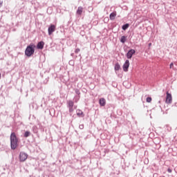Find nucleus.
I'll return each mask as SVG.
<instances>
[{
	"instance_id": "1",
	"label": "nucleus",
	"mask_w": 177,
	"mask_h": 177,
	"mask_svg": "<svg viewBox=\"0 0 177 177\" xmlns=\"http://www.w3.org/2000/svg\"><path fill=\"white\" fill-rule=\"evenodd\" d=\"M10 146L12 150H16L19 146V139L15 132H12L10 135Z\"/></svg>"
},
{
	"instance_id": "2",
	"label": "nucleus",
	"mask_w": 177,
	"mask_h": 177,
	"mask_svg": "<svg viewBox=\"0 0 177 177\" xmlns=\"http://www.w3.org/2000/svg\"><path fill=\"white\" fill-rule=\"evenodd\" d=\"M35 48V45L30 44L26 47V49L25 50V55L28 57H31L32 55H34V53L35 52V50L34 49Z\"/></svg>"
},
{
	"instance_id": "3",
	"label": "nucleus",
	"mask_w": 177,
	"mask_h": 177,
	"mask_svg": "<svg viewBox=\"0 0 177 177\" xmlns=\"http://www.w3.org/2000/svg\"><path fill=\"white\" fill-rule=\"evenodd\" d=\"M28 158V154L24 153V152H20L19 153V161L20 162H24Z\"/></svg>"
},
{
	"instance_id": "4",
	"label": "nucleus",
	"mask_w": 177,
	"mask_h": 177,
	"mask_svg": "<svg viewBox=\"0 0 177 177\" xmlns=\"http://www.w3.org/2000/svg\"><path fill=\"white\" fill-rule=\"evenodd\" d=\"M67 103L69 109V113H73V111H74V102H73V100H68Z\"/></svg>"
},
{
	"instance_id": "5",
	"label": "nucleus",
	"mask_w": 177,
	"mask_h": 177,
	"mask_svg": "<svg viewBox=\"0 0 177 177\" xmlns=\"http://www.w3.org/2000/svg\"><path fill=\"white\" fill-rule=\"evenodd\" d=\"M166 103H167V104H171V103H172V95L168 91L166 93Z\"/></svg>"
},
{
	"instance_id": "6",
	"label": "nucleus",
	"mask_w": 177,
	"mask_h": 177,
	"mask_svg": "<svg viewBox=\"0 0 177 177\" xmlns=\"http://www.w3.org/2000/svg\"><path fill=\"white\" fill-rule=\"evenodd\" d=\"M48 35H52L55 31H56V26L55 25H50L48 28Z\"/></svg>"
},
{
	"instance_id": "7",
	"label": "nucleus",
	"mask_w": 177,
	"mask_h": 177,
	"mask_svg": "<svg viewBox=\"0 0 177 177\" xmlns=\"http://www.w3.org/2000/svg\"><path fill=\"white\" fill-rule=\"evenodd\" d=\"M135 53H136V51L133 49H131L128 51V53H127V59H132V56H133V55H135Z\"/></svg>"
},
{
	"instance_id": "8",
	"label": "nucleus",
	"mask_w": 177,
	"mask_h": 177,
	"mask_svg": "<svg viewBox=\"0 0 177 177\" xmlns=\"http://www.w3.org/2000/svg\"><path fill=\"white\" fill-rule=\"evenodd\" d=\"M128 68H129V60L127 59L123 65V71H128Z\"/></svg>"
},
{
	"instance_id": "9",
	"label": "nucleus",
	"mask_w": 177,
	"mask_h": 177,
	"mask_svg": "<svg viewBox=\"0 0 177 177\" xmlns=\"http://www.w3.org/2000/svg\"><path fill=\"white\" fill-rule=\"evenodd\" d=\"M44 45H45V43H44V41H39L37 45V48L44 49Z\"/></svg>"
},
{
	"instance_id": "10",
	"label": "nucleus",
	"mask_w": 177,
	"mask_h": 177,
	"mask_svg": "<svg viewBox=\"0 0 177 177\" xmlns=\"http://www.w3.org/2000/svg\"><path fill=\"white\" fill-rule=\"evenodd\" d=\"M82 12H84V8L81 6L78 7L77 10L76 12L77 15L81 16V15H82Z\"/></svg>"
},
{
	"instance_id": "11",
	"label": "nucleus",
	"mask_w": 177,
	"mask_h": 177,
	"mask_svg": "<svg viewBox=\"0 0 177 177\" xmlns=\"http://www.w3.org/2000/svg\"><path fill=\"white\" fill-rule=\"evenodd\" d=\"M116 16H117V12L115 11V12L111 13L109 15L110 20H114V19H115Z\"/></svg>"
},
{
	"instance_id": "12",
	"label": "nucleus",
	"mask_w": 177,
	"mask_h": 177,
	"mask_svg": "<svg viewBox=\"0 0 177 177\" xmlns=\"http://www.w3.org/2000/svg\"><path fill=\"white\" fill-rule=\"evenodd\" d=\"M99 103H100V106H106V99L100 98L99 100Z\"/></svg>"
},
{
	"instance_id": "13",
	"label": "nucleus",
	"mask_w": 177,
	"mask_h": 177,
	"mask_svg": "<svg viewBox=\"0 0 177 177\" xmlns=\"http://www.w3.org/2000/svg\"><path fill=\"white\" fill-rule=\"evenodd\" d=\"M76 113H77V115H78V117H84V112H82V111L80 110V109H77L76 111Z\"/></svg>"
},
{
	"instance_id": "14",
	"label": "nucleus",
	"mask_w": 177,
	"mask_h": 177,
	"mask_svg": "<svg viewBox=\"0 0 177 177\" xmlns=\"http://www.w3.org/2000/svg\"><path fill=\"white\" fill-rule=\"evenodd\" d=\"M120 68H121V66H120V64L116 63L115 64V71H118L120 70Z\"/></svg>"
},
{
	"instance_id": "15",
	"label": "nucleus",
	"mask_w": 177,
	"mask_h": 177,
	"mask_svg": "<svg viewBox=\"0 0 177 177\" xmlns=\"http://www.w3.org/2000/svg\"><path fill=\"white\" fill-rule=\"evenodd\" d=\"M126 41H127V37L122 36L120 39V42H122V44H125Z\"/></svg>"
},
{
	"instance_id": "16",
	"label": "nucleus",
	"mask_w": 177,
	"mask_h": 177,
	"mask_svg": "<svg viewBox=\"0 0 177 177\" xmlns=\"http://www.w3.org/2000/svg\"><path fill=\"white\" fill-rule=\"evenodd\" d=\"M129 27V24H126L122 26V30H127V28H128Z\"/></svg>"
},
{
	"instance_id": "17",
	"label": "nucleus",
	"mask_w": 177,
	"mask_h": 177,
	"mask_svg": "<svg viewBox=\"0 0 177 177\" xmlns=\"http://www.w3.org/2000/svg\"><path fill=\"white\" fill-rule=\"evenodd\" d=\"M31 135V133L30 131H26L24 133V138H28Z\"/></svg>"
},
{
	"instance_id": "18",
	"label": "nucleus",
	"mask_w": 177,
	"mask_h": 177,
	"mask_svg": "<svg viewBox=\"0 0 177 177\" xmlns=\"http://www.w3.org/2000/svg\"><path fill=\"white\" fill-rule=\"evenodd\" d=\"M147 103H151V97H147Z\"/></svg>"
},
{
	"instance_id": "19",
	"label": "nucleus",
	"mask_w": 177,
	"mask_h": 177,
	"mask_svg": "<svg viewBox=\"0 0 177 177\" xmlns=\"http://www.w3.org/2000/svg\"><path fill=\"white\" fill-rule=\"evenodd\" d=\"M169 68H173L174 69V64H173V62H171L170 64Z\"/></svg>"
},
{
	"instance_id": "20",
	"label": "nucleus",
	"mask_w": 177,
	"mask_h": 177,
	"mask_svg": "<svg viewBox=\"0 0 177 177\" xmlns=\"http://www.w3.org/2000/svg\"><path fill=\"white\" fill-rule=\"evenodd\" d=\"M81 50H80V48H77L75 50V53H79V52Z\"/></svg>"
},
{
	"instance_id": "21",
	"label": "nucleus",
	"mask_w": 177,
	"mask_h": 177,
	"mask_svg": "<svg viewBox=\"0 0 177 177\" xmlns=\"http://www.w3.org/2000/svg\"><path fill=\"white\" fill-rule=\"evenodd\" d=\"M79 128H80V129H84V124H80V125L79 126Z\"/></svg>"
},
{
	"instance_id": "22",
	"label": "nucleus",
	"mask_w": 177,
	"mask_h": 177,
	"mask_svg": "<svg viewBox=\"0 0 177 177\" xmlns=\"http://www.w3.org/2000/svg\"><path fill=\"white\" fill-rule=\"evenodd\" d=\"M167 172H169V174H171L172 172V169H167Z\"/></svg>"
},
{
	"instance_id": "23",
	"label": "nucleus",
	"mask_w": 177,
	"mask_h": 177,
	"mask_svg": "<svg viewBox=\"0 0 177 177\" xmlns=\"http://www.w3.org/2000/svg\"><path fill=\"white\" fill-rule=\"evenodd\" d=\"M2 3H3V2L0 0V8L2 6Z\"/></svg>"
},
{
	"instance_id": "24",
	"label": "nucleus",
	"mask_w": 177,
	"mask_h": 177,
	"mask_svg": "<svg viewBox=\"0 0 177 177\" xmlns=\"http://www.w3.org/2000/svg\"><path fill=\"white\" fill-rule=\"evenodd\" d=\"M149 46H151V43H149Z\"/></svg>"
},
{
	"instance_id": "25",
	"label": "nucleus",
	"mask_w": 177,
	"mask_h": 177,
	"mask_svg": "<svg viewBox=\"0 0 177 177\" xmlns=\"http://www.w3.org/2000/svg\"><path fill=\"white\" fill-rule=\"evenodd\" d=\"M1 73H0V80H1Z\"/></svg>"
}]
</instances>
